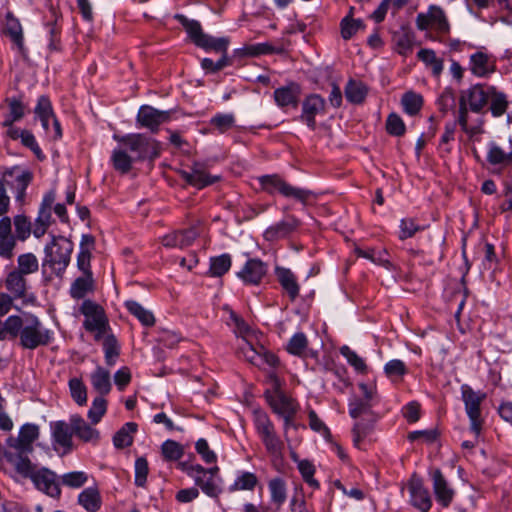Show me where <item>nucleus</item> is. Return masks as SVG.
<instances>
[{
  "label": "nucleus",
  "mask_w": 512,
  "mask_h": 512,
  "mask_svg": "<svg viewBox=\"0 0 512 512\" xmlns=\"http://www.w3.org/2000/svg\"><path fill=\"white\" fill-rule=\"evenodd\" d=\"M39 262L33 253H24L17 258V269L14 271L26 276L38 271Z\"/></svg>",
  "instance_id": "09e8293b"
},
{
  "label": "nucleus",
  "mask_w": 512,
  "mask_h": 512,
  "mask_svg": "<svg viewBox=\"0 0 512 512\" xmlns=\"http://www.w3.org/2000/svg\"><path fill=\"white\" fill-rule=\"evenodd\" d=\"M300 94V86L295 82H291L286 86L275 89L273 92V98L276 105L281 109H285L287 107L297 108Z\"/></svg>",
  "instance_id": "a878e982"
},
{
  "label": "nucleus",
  "mask_w": 512,
  "mask_h": 512,
  "mask_svg": "<svg viewBox=\"0 0 512 512\" xmlns=\"http://www.w3.org/2000/svg\"><path fill=\"white\" fill-rule=\"evenodd\" d=\"M340 27L342 38L344 40H349L365 26L361 19H353L347 16L341 20Z\"/></svg>",
  "instance_id": "680f3d73"
},
{
  "label": "nucleus",
  "mask_w": 512,
  "mask_h": 512,
  "mask_svg": "<svg viewBox=\"0 0 512 512\" xmlns=\"http://www.w3.org/2000/svg\"><path fill=\"white\" fill-rule=\"evenodd\" d=\"M230 319L234 325L235 334L242 337L243 342L250 339H257V336H259L256 330L235 313H231Z\"/></svg>",
  "instance_id": "603ef678"
},
{
  "label": "nucleus",
  "mask_w": 512,
  "mask_h": 512,
  "mask_svg": "<svg viewBox=\"0 0 512 512\" xmlns=\"http://www.w3.org/2000/svg\"><path fill=\"white\" fill-rule=\"evenodd\" d=\"M240 351L247 361L255 366L263 368L265 365L275 368L279 364L276 355L269 352L265 346L260 343L259 338L244 341L240 346Z\"/></svg>",
  "instance_id": "9b49d317"
},
{
  "label": "nucleus",
  "mask_w": 512,
  "mask_h": 512,
  "mask_svg": "<svg viewBox=\"0 0 512 512\" xmlns=\"http://www.w3.org/2000/svg\"><path fill=\"white\" fill-rule=\"evenodd\" d=\"M288 353L298 357H313L316 358L318 353L309 348V341L303 332L295 333L286 345Z\"/></svg>",
  "instance_id": "7c9ffc66"
},
{
  "label": "nucleus",
  "mask_w": 512,
  "mask_h": 512,
  "mask_svg": "<svg viewBox=\"0 0 512 512\" xmlns=\"http://www.w3.org/2000/svg\"><path fill=\"white\" fill-rule=\"evenodd\" d=\"M74 250L72 241L64 236H51V240L44 247L42 267H48L53 274L61 277L70 264Z\"/></svg>",
  "instance_id": "7ed1b4c3"
},
{
  "label": "nucleus",
  "mask_w": 512,
  "mask_h": 512,
  "mask_svg": "<svg viewBox=\"0 0 512 512\" xmlns=\"http://www.w3.org/2000/svg\"><path fill=\"white\" fill-rule=\"evenodd\" d=\"M28 452H6V460L13 465L15 470L23 477L29 478L37 470L36 466L27 457Z\"/></svg>",
  "instance_id": "2f4dec72"
},
{
  "label": "nucleus",
  "mask_w": 512,
  "mask_h": 512,
  "mask_svg": "<svg viewBox=\"0 0 512 512\" xmlns=\"http://www.w3.org/2000/svg\"><path fill=\"white\" fill-rule=\"evenodd\" d=\"M51 435L55 449H62L63 454L73 449V435L71 423L55 421L50 423Z\"/></svg>",
  "instance_id": "a211bd4d"
},
{
  "label": "nucleus",
  "mask_w": 512,
  "mask_h": 512,
  "mask_svg": "<svg viewBox=\"0 0 512 512\" xmlns=\"http://www.w3.org/2000/svg\"><path fill=\"white\" fill-rule=\"evenodd\" d=\"M72 431L74 435L83 442L97 444L100 439V433L97 429L89 425L79 414L70 416Z\"/></svg>",
  "instance_id": "cd10ccee"
},
{
  "label": "nucleus",
  "mask_w": 512,
  "mask_h": 512,
  "mask_svg": "<svg viewBox=\"0 0 512 512\" xmlns=\"http://www.w3.org/2000/svg\"><path fill=\"white\" fill-rule=\"evenodd\" d=\"M258 181L261 189L266 193L270 195L278 193L285 198L294 199L304 205L313 196L312 191L293 186L278 174L263 175L258 178Z\"/></svg>",
  "instance_id": "39448f33"
},
{
  "label": "nucleus",
  "mask_w": 512,
  "mask_h": 512,
  "mask_svg": "<svg viewBox=\"0 0 512 512\" xmlns=\"http://www.w3.org/2000/svg\"><path fill=\"white\" fill-rule=\"evenodd\" d=\"M170 118L168 111L157 110L152 106L143 105L137 113V123L151 132H157L159 126L167 122Z\"/></svg>",
  "instance_id": "f3484780"
},
{
  "label": "nucleus",
  "mask_w": 512,
  "mask_h": 512,
  "mask_svg": "<svg viewBox=\"0 0 512 512\" xmlns=\"http://www.w3.org/2000/svg\"><path fill=\"white\" fill-rule=\"evenodd\" d=\"M490 111L494 117L502 116L508 106L507 97L504 93L496 91L494 88H491L490 94Z\"/></svg>",
  "instance_id": "5fc2aeb1"
},
{
  "label": "nucleus",
  "mask_w": 512,
  "mask_h": 512,
  "mask_svg": "<svg viewBox=\"0 0 512 512\" xmlns=\"http://www.w3.org/2000/svg\"><path fill=\"white\" fill-rule=\"evenodd\" d=\"M266 398L274 413L279 416L289 417L297 412L296 402L281 391L266 392Z\"/></svg>",
  "instance_id": "bb28decb"
},
{
  "label": "nucleus",
  "mask_w": 512,
  "mask_h": 512,
  "mask_svg": "<svg viewBox=\"0 0 512 512\" xmlns=\"http://www.w3.org/2000/svg\"><path fill=\"white\" fill-rule=\"evenodd\" d=\"M175 19L185 28L190 40L197 46L205 35L201 24L198 21L190 20L181 14H177Z\"/></svg>",
  "instance_id": "37998d69"
},
{
  "label": "nucleus",
  "mask_w": 512,
  "mask_h": 512,
  "mask_svg": "<svg viewBox=\"0 0 512 512\" xmlns=\"http://www.w3.org/2000/svg\"><path fill=\"white\" fill-rule=\"evenodd\" d=\"M78 504L87 512H97L102 505V497L97 487H87L80 492Z\"/></svg>",
  "instance_id": "f704fd0d"
},
{
  "label": "nucleus",
  "mask_w": 512,
  "mask_h": 512,
  "mask_svg": "<svg viewBox=\"0 0 512 512\" xmlns=\"http://www.w3.org/2000/svg\"><path fill=\"white\" fill-rule=\"evenodd\" d=\"M415 24L418 30L426 32V37L433 41H443L450 33V23L444 10L437 5H430L426 12L417 14Z\"/></svg>",
  "instance_id": "20e7f679"
},
{
  "label": "nucleus",
  "mask_w": 512,
  "mask_h": 512,
  "mask_svg": "<svg viewBox=\"0 0 512 512\" xmlns=\"http://www.w3.org/2000/svg\"><path fill=\"white\" fill-rule=\"evenodd\" d=\"M267 273V265L257 258L247 260L242 269L237 272L238 278H240L245 284L258 285Z\"/></svg>",
  "instance_id": "b1692460"
},
{
  "label": "nucleus",
  "mask_w": 512,
  "mask_h": 512,
  "mask_svg": "<svg viewBox=\"0 0 512 512\" xmlns=\"http://www.w3.org/2000/svg\"><path fill=\"white\" fill-rule=\"evenodd\" d=\"M275 275L289 299L295 301L300 293V285L295 274L288 268L276 267Z\"/></svg>",
  "instance_id": "c756f323"
},
{
  "label": "nucleus",
  "mask_w": 512,
  "mask_h": 512,
  "mask_svg": "<svg viewBox=\"0 0 512 512\" xmlns=\"http://www.w3.org/2000/svg\"><path fill=\"white\" fill-rule=\"evenodd\" d=\"M259 483L257 475L249 471H237L232 484L228 487V492L254 491Z\"/></svg>",
  "instance_id": "72a5a7b5"
},
{
  "label": "nucleus",
  "mask_w": 512,
  "mask_h": 512,
  "mask_svg": "<svg viewBox=\"0 0 512 512\" xmlns=\"http://www.w3.org/2000/svg\"><path fill=\"white\" fill-rule=\"evenodd\" d=\"M30 479L38 490L53 498L60 497L61 489L53 471L48 468L37 469Z\"/></svg>",
  "instance_id": "dca6fc26"
},
{
  "label": "nucleus",
  "mask_w": 512,
  "mask_h": 512,
  "mask_svg": "<svg viewBox=\"0 0 512 512\" xmlns=\"http://www.w3.org/2000/svg\"><path fill=\"white\" fill-rule=\"evenodd\" d=\"M490 90L491 88L485 90L480 84L474 85L461 93L459 101L468 106L471 111L478 113L486 106Z\"/></svg>",
  "instance_id": "5701e85b"
},
{
  "label": "nucleus",
  "mask_w": 512,
  "mask_h": 512,
  "mask_svg": "<svg viewBox=\"0 0 512 512\" xmlns=\"http://www.w3.org/2000/svg\"><path fill=\"white\" fill-rule=\"evenodd\" d=\"M5 286L15 299H21L24 303H30L35 300V297L28 293L27 280L25 276L14 270L8 273L5 280Z\"/></svg>",
  "instance_id": "393cba45"
},
{
  "label": "nucleus",
  "mask_w": 512,
  "mask_h": 512,
  "mask_svg": "<svg viewBox=\"0 0 512 512\" xmlns=\"http://www.w3.org/2000/svg\"><path fill=\"white\" fill-rule=\"evenodd\" d=\"M376 420L377 417H373L366 418L365 421L364 419H360L355 422L352 429V437L353 443L357 448H361L362 442L371 435Z\"/></svg>",
  "instance_id": "4c0bfd02"
},
{
  "label": "nucleus",
  "mask_w": 512,
  "mask_h": 512,
  "mask_svg": "<svg viewBox=\"0 0 512 512\" xmlns=\"http://www.w3.org/2000/svg\"><path fill=\"white\" fill-rule=\"evenodd\" d=\"M401 104L407 114L414 116L421 110L423 98L420 94L407 92L402 96Z\"/></svg>",
  "instance_id": "4d7b16f0"
},
{
  "label": "nucleus",
  "mask_w": 512,
  "mask_h": 512,
  "mask_svg": "<svg viewBox=\"0 0 512 512\" xmlns=\"http://www.w3.org/2000/svg\"><path fill=\"white\" fill-rule=\"evenodd\" d=\"M298 470L303 480L313 489L320 487L319 482L314 478L315 466L308 460H301L298 463Z\"/></svg>",
  "instance_id": "69168bd1"
},
{
  "label": "nucleus",
  "mask_w": 512,
  "mask_h": 512,
  "mask_svg": "<svg viewBox=\"0 0 512 512\" xmlns=\"http://www.w3.org/2000/svg\"><path fill=\"white\" fill-rule=\"evenodd\" d=\"M137 430V424L133 422L126 423L113 437V444L116 448L122 449L128 447L133 442L132 434Z\"/></svg>",
  "instance_id": "de8ad7c7"
},
{
  "label": "nucleus",
  "mask_w": 512,
  "mask_h": 512,
  "mask_svg": "<svg viewBox=\"0 0 512 512\" xmlns=\"http://www.w3.org/2000/svg\"><path fill=\"white\" fill-rule=\"evenodd\" d=\"M80 312L85 317L83 322L84 328L94 333L96 341H100L108 328V319L104 309L91 300H84L80 307Z\"/></svg>",
  "instance_id": "1a4fd4ad"
},
{
  "label": "nucleus",
  "mask_w": 512,
  "mask_h": 512,
  "mask_svg": "<svg viewBox=\"0 0 512 512\" xmlns=\"http://www.w3.org/2000/svg\"><path fill=\"white\" fill-rule=\"evenodd\" d=\"M92 387L97 391L101 397L106 395L111 390L110 373L108 370L98 366L90 376Z\"/></svg>",
  "instance_id": "ea45409f"
},
{
  "label": "nucleus",
  "mask_w": 512,
  "mask_h": 512,
  "mask_svg": "<svg viewBox=\"0 0 512 512\" xmlns=\"http://www.w3.org/2000/svg\"><path fill=\"white\" fill-rule=\"evenodd\" d=\"M181 176L188 184L197 189H203L220 179L219 176L210 175L202 163H194L190 170L182 171Z\"/></svg>",
  "instance_id": "4be33fe9"
},
{
  "label": "nucleus",
  "mask_w": 512,
  "mask_h": 512,
  "mask_svg": "<svg viewBox=\"0 0 512 512\" xmlns=\"http://www.w3.org/2000/svg\"><path fill=\"white\" fill-rule=\"evenodd\" d=\"M486 161L494 168V171L501 172L512 166V155L498 142L489 141L486 146Z\"/></svg>",
  "instance_id": "412c9836"
},
{
  "label": "nucleus",
  "mask_w": 512,
  "mask_h": 512,
  "mask_svg": "<svg viewBox=\"0 0 512 512\" xmlns=\"http://www.w3.org/2000/svg\"><path fill=\"white\" fill-rule=\"evenodd\" d=\"M127 310L135 316L142 325L153 326L155 323V317L153 313L145 309L140 303L134 300H128L125 302Z\"/></svg>",
  "instance_id": "c03bdc74"
},
{
  "label": "nucleus",
  "mask_w": 512,
  "mask_h": 512,
  "mask_svg": "<svg viewBox=\"0 0 512 512\" xmlns=\"http://www.w3.org/2000/svg\"><path fill=\"white\" fill-rule=\"evenodd\" d=\"M354 251L358 257L368 259L375 264L385 265L388 263L386 259L387 253L385 251L375 250L373 248L363 249L360 247H356Z\"/></svg>",
  "instance_id": "0e129e2a"
},
{
  "label": "nucleus",
  "mask_w": 512,
  "mask_h": 512,
  "mask_svg": "<svg viewBox=\"0 0 512 512\" xmlns=\"http://www.w3.org/2000/svg\"><path fill=\"white\" fill-rule=\"evenodd\" d=\"M468 69L476 77L487 78L496 70V59L484 48H480L470 55Z\"/></svg>",
  "instance_id": "ddd939ff"
},
{
  "label": "nucleus",
  "mask_w": 512,
  "mask_h": 512,
  "mask_svg": "<svg viewBox=\"0 0 512 512\" xmlns=\"http://www.w3.org/2000/svg\"><path fill=\"white\" fill-rule=\"evenodd\" d=\"M341 355L347 360V362L354 368L357 373L366 374L368 367L365 360L360 357L350 347L344 345L340 348Z\"/></svg>",
  "instance_id": "6e6d98bb"
},
{
  "label": "nucleus",
  "mask_w": 512,
  "mask_h": 512,
  "mask_svg": "<svg viewBox=\"0 0 512 512\" xmlns=\"http://www.w3.org/2000/svg\"><path fill=\"white\" fill-rule=\"evenodd\" d=\"M461 398L469 418L470 430L478 438L484 423L481 415V404L486 399V394L482 391H474L469 385L464 384L461 386Z\"/></svg>",
  "instance_id": "423d86ee"
},
{
  "label": "nucleus",
  "mask_w": 512,
  "mask_h": 512,
  "mask_svg": "<svg viewBox=\"0 0 512 512\" xmlns=\"http://www.w3.org/2000/svg\"><path fill=\"white\" fill-rule=\"evenodd\" d=\"M417 57L431 70L433 76L439 77L442 74L444 62L443 59L437 57L434 50L428 48L420 49Z\"/></svg>",
  "instance_id": "58836bf2"
},
{
  "label": "nucleus",
  "mask_w": 512,
  "mask_h": 512,
  "mask_svg": "<svg viewBox=\"0 0 512 512\" xmlns=\"http://www.w3.org/2000/svg\"><path fill=\"white\" fill-rule=\"evenodd\" d=\"M34 113L40 120L43 129L50 133V121L55 116L50 99L42 95L38 98L37 105L35 106Z\"/></svg>",
  "instance_id": "e433bc0d"
},
{
  "label": "nucleus",
  "mask_w": 512,
  "mask_h": 512,
  "mask_svg": "<svg viewBox=\"0 0 512 512\" xmlns=\"http://www.w3.org/2000/svg\"><path fill=\"white\" fill-rule=\"evenodd\" d=\"M69 389L72 399L79 405L84 406L87 403V388L79 378L69 380Z\"/></svg>",
  "instance_id": "052dcab7"
},
{
  "label": "nucleus",
  "mask_w": 512,
  "mask_h": 512,
  "mask_svg": "<svg viewBox=\"0 0 512 512\" xmlns=\"http://www.w3.org/2000/svg\"><path fill=\"white\" fill-rule=\"evenodd\" d=\"M117 146L111 153V164L121 174L131 171L133 164L146 159H154L160 154L159 142L142 133H129L123 136L114 134Z\"/></svg>",
  "instance_id": "f257e3e1"
},
{
  "label": "nucleus",
  "mask_w": 512,
  "mask_h": 512,
  "mask_svg": "<svg viewBox=\"0 0 512 512\" xmlns=\"http://www.w3.org/2000/svg\"><path fill=\"white\" fill-rule=\"evenodd\" d=\"M346 99L353 104H360L367 95L366 86L360 82L350 79L345 86Z\"/></svg>",
  "instance_id": "49530a36"
},
{
  "label": "nucleus",
  "mask_w": 512,
  "mask_h": 512,
  "mask_svg": "<svg viewBox=\"0 0 512 512\" xmlns=\"http://www.w3.org/2000/svg\"><path fill=\"white\" fill-rule=\"evenodd\" d=\"M231 263V256L229 254H222L211 258L209 272L214 277H220L229 271Z\"/></svg>",
  "instance_id": "bf43d9fd"
},
{
  "label": "nucleus",
  "mask_w": 512,
  "mask_h": 512,
  "mask_svg": "<svg viewBox=\"0 0 512 512\" xmlns=\"http://www.w3.org/2000/svg\"><path fill=\"white\" fill-rule=\"evenodd\" d=\"M33 180V173L27 168L21 166H13L6 170L0 181L9 187L15 197V201L23 204L26 197V190Z\"/></svg>",
  "instance_id": "9d476101"
},
{
  "label": "nucleus",
  "mask_w": 512,
  "mask_h": 512,
  "mask_svg": "<svg viewBox=\"0 0 512 512\" xmlns=\"http://www.w3.org/2000/svg\"><path fill=\"white\" fill-rule=\"evenodd\" d=\"M107 410V402L103 397H97L93 400L92 405L88 411V418L92 424L100 422Z\"/></svg>",
  "instance_id": "774afa93"
},
{
  "label": "nucleus",
  "mask_w": 512,
  "mask_h": 512,
  "mask_svg": "<svg viewBox=\"0 0 512 512\" xmlns=\"http://www.w3.org/2000/svg\"><path fill=\"white\" fill-rule=\"evenodd\" d=\"M325 112V99L319 94H310L302 102V112L299 119L313 131L316 128V116L324 115Z\"/></svg>",
  "instance_id": "4468645a"
},
{
  "label": "nucleus",
  "mask_w": 512,
  "mask_h": 512,
  "mask_svg": "<svg viewBox=\"0 0 512 512\" xmlns=\"http://www.w3.org/2000/svg\"><path fill=\"white\" fill-rule=\"evenodd\" d=\"M8 113L5 115L3 125H11L21 120L25 115V106L19 98L12 97L6 99Z\"/></svg>",
  "instance_id": "a18cd8bd"
},
{
  "label": "nucleus",
  "mask_w": 512,
  "mask_h": 512,
  "mask_svg": "<svg viewBox=\"0 0 512 512\" xmlns=\"http://www.w3.org/2000/svg\"><path fill=\"white\" fill-rule=\"evenodd\" d=\"M209 125L218 133H225L235 125V116L233 113H217L209 120Z\"/></svg>",
  "instance_id": "3c124183"
},
{
  "label": "nucleus",
  "mask_w": 512,
  "mask_h": 512,
  "mask_svg": "<svg viewBox=\"0 0 512 512\" xmlns=\"http://www.w3.org/2000/svg\"><path fill=\"white\" fill-rule=\"evenodd\" d=\"M94 280L93 275L82 274V276L77 277L70 287V295L74 299H82L89 292L93 291Z\"/></svg>",
  "instance_id": "a19ab883"
},
{
  "label": "nucleus",
  "mask_w": 512,
  "mask_h": 512,
  "mask_svg": "<svg viewBox=\"0 0 512 512\" xmlns=\"http://www.w3.org/2000/svg\"><path fill=\"white\" fill-rule=\"evenodd\" d=\"M51 213L46 211H39L38 216L35 219L32 233L36 238H41L47 232V229L51 225Z\"/></svg>",
  "instance_id": "338daca9"
},
{
  "label": "nucleus",
  "mask_w": 512,
  "mask_h": 512,
  "mask_svg": "<svg viewBox=\"0 0 512 512\" xmlns=\"http://www.w3.org/2000/svg\"><path fill=\"white\" fill-rule=\"evenodd\" d=\"M283 49L279 47H274L268 42L265 43H256L243 47L241 49V54L243 56L256 57L260 55L273 54V53H282Z\"/></svg>",
  "instance_id": "8fccbe9b"
},
{
  "label": "nucleus",
  "mask_w": 512,
  "mask_h": 512,
  "mask_svg": "<svg viewBox=\"0 0 512 512\" xmlns=\"http://www.w3.org/2000/svg\"><path fill=\"white\" fill-rule=\"evenodd\" d=\"M228 44L229 40L225 37L215 38L205 34L197 46L204 49L205 51H215L227 54Z\"/></svg>",
  "instance_id": "864d4df0"
},
{
  "label": "nucleus",
  "mask_w": 512,
  "mask_h": 512,
  "mask_svg": "<svg viewBox=\"0 0 512 512\" xmlns=\"http://www.w3.org/2000/svg\"><path fill=\"white\" fill-rule=\"evenodd\" d=\"M254 426L266 451L272 456H281L284 443L277 435L274 424L263 411L254 412Z\"/></svg>",
  "instance_id": "0eeeda50"
},
{
  "label": "nucleus",
  "mask_w": 512,
  "mask_h": 512,
  "mask_svg": "<svg viewBox=\"0 0 512 512\" xmlns=\"http://www.w3.org/2000/svg\"><path fill=\"white\" fill-rule=\"evenodd\" d=\"M268 491L270 494V502L275 505L276 509H280L287 500L288 488L284 478L277 476L268 481Z\"/></svg>",
  "instance_id": "473e14b6"
},
{
  "label": "nucleus",
  "mask_w": 512,
  "mask_h": 512,
  "mask_svg": "<svg viewBox=\"0 0 512 512\" xmlns=\"http://www.w3.org/2000/svg\"><path fill=\"white\" fill-rule=\"evenodd\" d=\"M161 452L165 460L178 461L184 455V448L177 441L168 439L162 443Z\"/></svg>",
  "instance_id": "13d9d810"
},
{
  "label": "nucleus",
  "mask_w": 512,
  "mask_h": 512,
  "mask_svg": "<svg viewBox=\"0 0 512 512\" xmlns=\"http://www.w3.org/2000/svg\"><path fill=\"white\" fill-rule=\"evenodd\" d=\"M88 481V475L84 471H73L61 476V482L69 488H80Z\"/></svg>",
  "instance_id": "e2e57ef3"
},
{
  "label": "nucleus",
  "mask_w": 512,
  "mask_h": 512,
  "mask_svg": "<svg viewBox=\"0 0 512 512\" xmlns=\"http://www.w3.org/2000/svg\"><path fill=\"white\" fill-rule=\"evenodd\" d=\"M94 247V237L90 234L82 235L77 255V267L83 274L92 275L90 261Z\"/></svg>",
  "instance_id": "c85d7f7f"
},
{
  "label": "nucleus",
  "mask_w": 512,
  "mask_h": 512,
  "mask_svg": "<svg viewBox=\"0 0 512 512\" xmlns=\"http://www.w3.org/2000/svg\"><path fill=\"white\" fill-rule=\"evenodd\" d=\"M8 339H19L23 349L35 350L41 346L49 345L54 339L52 330L46 328L42 321L34 314L23 313L11 315L6 318Z\"/></svg>",
  "instance_id": "f03ea898"
},
{
  "label": "nucleus",
  "mask_w": 512,
  "mask_h": 512,
  "mask_svg": "<svg viewBox=\"0 0 512 512\" xmlns=\"http://www.w3.org/2000/svg\"><path fill=\"white\" fill-rule=\"evenodd\" d=\"M196 238V232L192 229L175 231L162 238V244L168 248H184L192 244Z\"/></svg>",
  "instance_id": "c9c22d12"
},
{
  "label": "nucleus",
  "mask_w": 512,
  "mask_h": 512,
  "mask_svg": "<svg viewBox=\"0 0 512 512\" xmlns=\"http://www.w3.org/2000/svg\"><path fill=\"white\" fill-rule=\"evenodd\" d=\"M349 414L353 419H359L362 417L373 418L376 415L372 412L374 404L362 400L359 397H354L349 402Z\"/></svg>",
  "instance_id": "79ce46f5"
},
{
  "label": "nucleus",
  "mask_w": 512,
  "mask_h": 512,
  "mask_svg": "<svg viewBox=\"0 0 512 512\" xmlns=\"http://www.w3.org/2000/svg\"><path fill=\"white\" fill-rule=\"evenodd\" d=\"M39 436V428L35 424H24L20 430L18 437H10L7 440L9 447L14 448L19 452H31L33 450L32 444Z\"/></svg>",
  "instance_id": "aec40b11"
},
{
  "label": "nucleus",
  "mask_w": 512,
  "mask_h": 512,
  "mask_svg": "<svg viewBox=\"0 0 512 512\" xmlns=\"http://www.w3.org/2000/svg\"><path fill=\"white\" fill-rule=\"evenodd\" d=\"M301 222L294 215H288L283 220L269 226L264 231V238L269 242H275L289 237L300 226Z\"/></svg>",
  "instance_id": "6ab92c4d"
},
{
  "label": "nucleus",
  "mask_w": 512,
  "mask_h": 512,
  "mask_svg": "<svg viewBox=\"0 0 512 512\" xmlns=\"http://www.w3.org/2000/svg\"><path fill=\"white\" fill-rule=\"evenodd\" d=\"M432 481V489L437 503L447 508L454 500L456 491L452 484L444 476L440 469H434L429 473Z\"/></svg>",
  "instance_id": "f8f14e48"
},
{
  "label": "nucleus",
  "mask_w": 512,
  "mask_h": 512,
  "mask_svg": "<svg viewBox=\"0 0 512 512\" xmlns=\"http://www.w3.org/2000/svg\"><path fill=\"white\" fill-rule=\"evenodd\" d=\"M410 503L421 512H428L432 507L429 491L420 477L413 475L408 483Z\"/></svg>",
  "instance_id": "2eb2a0df"
},
{
  "label": "nucleus",
  "mask_w": 512,
  "mask_h": 512,
  "mask_svg": "<svg viewBox=\"0 0 512 512\" xmlns=\"http://www.w3.org/2000/svg\"><path fill=\"white\" fill-rule=\"evenodd\" d=\"M195 473H190L195 485L210 498L217 499L222 493L223 480L219 474V467L204 468L200 464H196Z\"/></svg>",
  "instance_id": "6e6552de"
}]
</instances>
